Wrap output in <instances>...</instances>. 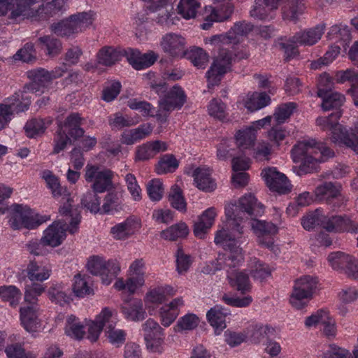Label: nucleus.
I'll list each match as a JSON object with an SVG mask.
<instances>
[{
  "mask_svg": "<svg viewBox=\"0 0 358 358\" xmlns=\"http://www.w3.org/2000/svg\"><path fill=\"white\" fill-rule=\"evenodd\" d=\"M263 213L264 206L258 203L252 194H246L240 198L238 205L231 204L226 207L227 225L230 230L236 231L241 236L243 234L241 222L250 217L252 220L251 226L257 236L258 244L275 251L273 236L278 232V228L271 222L256 219Z\"/></svg>",
  "mask_w": 358,
  "mask_h": 358,
  "instance_id": "nucleus-1",
  "label": "nucleus"
},
{
  "mask_svg": "<svg viewBox=\"0 0 358 358\" xmlns=\"http://www.w3.org/2000/svg\"><path fill=\"white\" fill-rule=\"evenodd\" d=\"M291 152L294 162L300 163L299 172L305 174L317 171L320 163L334 157V152L331 148L315 139L298 143Z\"/></svg>",
  "mask_w": 358,
  "mask_h": 358,
  "instance_id": "nucleus-2",
  "label": "nucleus"
},
{
  "mask_svg": "<svg viewBox=\"0 0 358 358\" xmlns=\"http://www.w3.org/2000/svg\"><path fill=\"white\" fill-rule=\"evenodd\" d=\"M341 111L337 110L331 113L328 117H320L316 120V123L322 129L330 131L332 141H341L347 147L358 154V132L348 131L338 120L341 117Z\"/></svg>",
  "mask_w": 358,
  "mask_h": 358,
  "instance_id": "nucleus-3",
  "label": "nucleus"
},
{
  "mask_svg": "<svg viewBox=\"0 0 358 358\" xmlns=\"http://www.w3.org/2000/svg\"><path fill=\"white\" fill-rule=\"evenodd\" d=\"M92 14L81 12L71 15L57 22L50 25V30L57 36L69 38L73 34L83 31L92 24Z\"/></svg>",
  "mask_w": 358,
  "mask_h": 358,
  "instance_id": "nucleus-4",
  "label": "nucleus"
},
{
  "mask_svg": "<svg viewBox=\"0 0 358 358\" xmlns=\"http://www.w3.org/2000/svg\"><path fill=\"white\" fill-rule=\"evenodd\" d=\"M317 277L304 275L295 281L293 292L290 296V303L296 309H302L307 306L306 300L312 298L317 287Z\"/></svg>",
  "mask_w": 358,
  "mask_h": 358,
  "instance_id": "nucleus-5",
  "label": "nucleus"
},
{
  "mask_svg": "<svg viewBox=\"0 0 358 358\" xmlns=\"http://www.w3.org/2000/svg\"><path fill=\"white\" fill-rule=\"evenodd\" d=\"M87 270L94 275L101 277L105 285H109L115 278L120 271V267L116 260L106 262L99 256H92L87 264Z\"/></svg>",
  "mask_w": 358,
  "mask_h": 358,
  "instance_id": "nucleus-6",
  "label": "nucleus"
},
{
  "mask_svg": "<svg viewBox=\"0 0 358 358\" xmlns=\"http://www.w3.org/2000/svg\"><path fill=\"white\" fill-rule=\"evenodd\" d=\"M233 54L225 48H220L210 69L206 73L208 87L217 85L223 76L231 70Z\"/></svg>",
  "mask_w": 358,
  "mask_h": 358,
  "instance_id": "nucleus-7",
  "label": "nucleus"
},
{
  "mask_svg": "<svg viewBox=\"0 0 358 358\" xmlns=\"http://www.w3.org/2000/svg\"><path fill=\"white\" fill-rule=\"evenodd\" d=\"M85 179L87 182L94 181L92 188L95 192H103L113 187V178L114 173L110 169L100 170L98 166L87 164Z\"/></svg>",
  "mask_w": 358,
  "mask_h": 358,
  "instance_id": "nucleus-8",
  "label": "nucleus"
},
{
  "mask_svg": "<svg viewBox=\"0 0 358 358\" xmlns=\"http://www.w3.org/2000/svg\"><path fill=\"white\" fill-rule=\"evenodd\" d=\"M12 208L13 213L9 222L13 229H20L22 227L34 229L42 223L34 219L33 211L27 206L16 203L13 204Z\"/></svg>",
  "mask_w": 358,
  "mask_h": 358,
  "instance_id": "nucleus-9",
  "label": "nucleus"
},
{
  "mask_svg": "<svg viewBox=\"0 0 358 358\" xmlns=\"http://www.w3.org/2000/svg\"><path fill=\"white\" fill-rule=\"evenodd\" d=\"M262 176L271 191L285 194L292 190V185L287 176L278 172L275 168L264 169L262 171Z\"/></svg>",
  "mask_w": 358,
  "mask_h": 358,
  "instance_id": "nucleus-10",
  "label": "nucleus"
},
{
  "mask_svg": "<svg viewBox=\"0 0 358 358\" xmlns=\"http://www.w3.org/2000/svg\"><path fill=\"white\" fill-rule=\"evenodd\" d=\"M229 254H219L215 264V270L226 269L227 271L238 266L243 260L242 248L237 242H231L227 245Z\"/></svg>",
  "mask_w": 358,
  "mask_h": 358,
  "instance_id": "nucleus-11",
  "label": "nucleus"
},
{
  "mask_svg": "<svg viewBox=\"0 0 358 358\" xmlns=\"http://www.w3.org/2000/svg\"><path fill=\"white\" fill-rule=\"evenodd\" d=\"M187 96L181 87L174 85L166 94L160 96L158 105L161 110L171 112L180 109L186 102Z\"/></svg>",
  "mask_w": 358,
  "mask_h": 358,
  "instance_id": "nucleus-12",
  "label": "nucleus"
},
{
  "mask_svg": "<svg viewBox=\"0 0 358 358\" xmlns=\"http://www.w3.org/2000/svg\"><path fill=\"white\" fill-rule=\"evenodd\" d=\"M142 327L147 348L153 352H161L164 341L163 329L152 319L148 320Z\"/></svg>",
  "mask_w": 358,
  "mask_h": 358,
  "instance_id": "nucleus-13",
  "label": "nucleus"
},
{
  "mask_svg": "<svg viewBox=\"0 0 358 358\" xmlns=\"http://www.w3.org/2000/svg\"><path fill=\"white\" fill-rule=\"evenodd\" d=\"M253 29V24L245 21L238 22L234 24L226 35H215L210 41L220 42L222 44H238L240 42V36H247Z\"/></svg>",
  "mask_w": 358,
  "mask_h": 358,
  "instance_id": "nucleus-14",
  "label": "nucleus"
},
{
  "mask_svg": "<svg viewBox=\"0 0 358 358\" xmlns=\"http://www.w3.org/2000/svg\"><path fill=\"white\" fill-rule=\"evenodd\" d=\"M67 229L69 230V227L65 222L55 221L44 231L41 241L44 245L57 247L66 238Z\"/></svg>",
  "mask_w": 358,
  "mask_h": 358,
  "instance_id": "nucleus-15",
  "label": "nucleus"
},
{
  "mask_svg": "<svg viewBox=\"0 0 358 358\" xmlns=\"http://www.w3.org/2000/svg\"><path fill=\"white\" fill-rule=\"evenodd\" d=\"M28 78L32 81L25 85V92L34 93L39 90L40 87H44L52 80L59 78V75L50 73L44 69H37L27 72Z\"/></svg>",
  "mask_w": 358,
  "mask_h": 358,
  "instance_id": "nucleus-16",
  "label": "nucleus"
},
{
  "mask_svg": "<svg viewBox=\"0 0 358 358\" xmlns=\"http://www.w3.org/2000/svg\"><path fill=\"white\" fill-rule=\"evenodd\" d=\"M161 46L171 57H182L186 55L185 39L180 35L173 33L166 34L162 38Z\"/></svg>",
  "mask_w": 358,
  "mask_h": 358,
  "instance_id": "nucleus-17",
  "label": "nucleus"
},
{
  "mask_svg": "<svg viewBox=\"0 0 358 358\" xmlns=\"http://www.w3.org/2000/svg\"><path fill=\"white\" fill-rule=\"evenodd\" d=\"M124 53L129 63L136 70L150 67L157 59V55L152 51L142 54L136 49L128 48Z\"/></svg>",
  "mask_w": 358,
  "mask_h": 358,
  "instance_id": "nucleus-18",
  "label": "nucleus"
},
{
  "mask_svg": "<svg viewBox=\"0 0 358 358\" xmlns=\"http://www.w3.org/2000/svg\"><path fill=\"white\" fill-rule=\"evenodd\" d=\"M324 29V24H317L313 28L296 32L288 41L302 45H313L321 38Z\"/></svg>",
  "mask_w": 358,
  "mask_h": 358,
  "instance_id": "nucleus-19",
  "label": "nucleus"
},
{
  "mask_svg": "<svg viewBox=\"0 0 358 358\" xmlns=\"http://www.w3.org/2000/svg\"><path fill=\"white\" fill-rule=\"evenodd\" d=\"M69 0H51L45 1L36 10L40 19H48L61 15L66 12Z\"/></svg>",
  "mask_w": 358,
  "mask_h": 358,
  "instance_id": "nucleus-20",
  "label": "nucleus"
},
{
  "mask_svg": "<svg viewBox=\"0 0 358 358\" xmlns=\"http://www.w3.org/2000/svg\"><path fill=\"white\" fill-rule=\"evenodd\" d=\"M234 12V6L232 3L227 2L218 7L211 8L210 15H207L204 19V22L201 25L203 29H209L213 22H223L230 18Z\"/></svg>",
  "mask_w": 358,
  "mask_h": 358,
  "instance_id": "nucleus-21",
  "label": "nucleus"
},
{
  "mask_svg": "<svg viewBox=\"0 0 358 358\" xmlns=\"http://www.w3.org/2000/svg\"><path fill=\"white\" fill-rule=\"evenodd\" d=\"M36 44L45 55L50 58L57 57L63 49L62 41L52 34L39 37Z\"/></svg>",
  "mask_w": 358,
  "mask_h": 358,
  "instance_id": "nucleus-22",
  "label": "nucleus"
},
{
  "mask_svg": "<svg viewBox=\"0 0 358 358\" xmlns=\"http://www.w3.org/2000/svg\"><path fill=\"white\" fill-rule=\"evenodd\" d=\"M168 149L166 143L161 141L147 142L137 148L136 159L145 161L153 158L157 153Z\"/></svg>",
  "mask_w": 358,
  "mask_h": 358,
  "instance_id": "nucleus-23",
  "label": "nucleus"
},
{
  "mask_svg": "<svg viewBox=\"0 0 358 358\" xmlns=\"http://www.w3.org/2000/svg\"><path fill=\"white\" fill-rule=\"evenodd\" d=\"M38 308L33 306L21 307L20 320L22 326L29 332H35L40 326L37 315Z\"/></svg>",
  "mask_w": 358,
  "mask_h": 358,
  "instance_id": "nucleus-24",
  "label": "nucleus"
},
{
  "mask_svg": "<svg viewBox=\"0 0 358 358\" xmlns=\"http://www.w3.org/2000/svg\"><path fill=\"white\" fill-rule=\"evenodd\" d=\"M121 310L125 317L132 321L143 320L146 315L142 301L138 299L124 302Z\"/></svg>",
  "mask_w": 358,
  "mask_h": 358,
  "instance_id": "nucleus-25",
  "label": "nucleus"
},
{
  "mask_svg": "<svg viewBox=\"0 0 358 358\" xmlns=\"http://www.w3.org/2000/svg\"><path fill=\"white\" fill-rule=\"evenodd\" d=\"M352 222L347 215L323 216L322 227L329 232H340L348 230Z\"/></svg>",
  "mask_w": 358,
  "mask_h": 358,
  "instance_id": "nucleus-26",
  "label": "nucleus"
},
{
  "mask_svg": "<svg viewBox=\"0 0 358 358\" xmlns=\"http://www.w3.org/2000/svg\"><path fill=\"white\" fill-rule=\"evenodd\" d=\"M112 316L111 311L105 308L101 313L96 316L94 321H92L88 328L87 338L92 341L95 342L98 340L99 335L106 323L109 322Z\"/></svg>",
  "mask_w": 358,
  "mask_h": 358,
  "instance_id": "nucleus-27",
  "label": "nucleus"
},
{
  "mask_svg": "<svg viewBox=\"0 0 358 358\" xmlns=\"http://www.w3.org/2000/svg\"><path fill=\"white\" fill-rule=\"evenodd\" d=\"M82 120L79 113H72L64 122H59V123L62 124V130L65 131L69 137L77 140L85 133L84 129L80 127Z\"/></svg>",
  "mask_w": 358,
  "mask_h": 358,
  "instance_id": "nucleus-28",
  "label": "nucleus"
},
{
  "mask_svg": "<svg viewBox=\"0 0 358 358\" xmlns=\"http://www.w3.org/2000/svg\"><path fill=\"white\" fill-rule=\"evenodd\" d=\"M29 92H25L24 87L23 90L15 93L11 96L6 99V101L14 114L24 112L29 109L31 104V97L28 94Z\"/></svg>",
  "mask_w": 358,
  "mask_h": 358,
  "instance_id": "nucleus-29",
  "label": "nucleus"
},
{
  "mask_svg": "<svg viewBox=\"0 0 358 358\" xmlns=\"http://www.w3.org/2000/svg\"><path fill=\"white\" fill-rule=\"evenodd\" d=\"M192 176L196 186L203 191L211 192L216 188V183L210 177L208 169L197 167L193 172Z\"/></svg>",
  "mask_w": 358,
  "mask_h": 358,
  "instance_id": "nucleus-30",
  "label": "nucleus"
},
{
  "mask_svg": "<svg viewBox=\"0 0 358 358\" xmlns=\"http://www.w3.org/2000/svg\"><path fill=\"white\" fill-rule=\"evenodd\" d=\"M228 314L226 310L220 306H215L207 312V320L215 329L216 334H220L226 328V316Z\"/></svg>",
  "mask_w": 358,
  "mask_h": 358,
  "instance_id": "nucleus-31",
  "label": "nucleus"
},
{
  "mask_svg": "<svg viewBox=\"0 0 358 358\" xmlns=\"http://www.w3.org/2000/svg\"><path fill=\"white\" fill-rule=\"evenodd\" d=\"M317 96L322 98V108L324 110L336 109V111L340 110V107L343 105L345 97L339 93L327 92V89H321L317 91Z\"/></svg>",
  "mask_w": 358,
  "mask_h": 358,
  "instance_id": "nucleus-32",
  "label": "nucleus"
},
{
  "mask_svg": "<svg viewBox=\"0 0 358 358\" xmlns=\"http://www.w3.org/2000/svg\"><path fill=\"white\" fill-rule=\"evenodd\" d=\"M15 6L11 10L10 18L16 19L20 16L27 18L38 17V13H35L36 9H34L31 6L35 4L36 0H14Z\"/></svg>",
  "mask_w": 358,
  "mask_h": 358,
  "instance_id": "nucleus-33",
  "label": "nucleus"
},
{
  "mask_svg": "<svg viewBox=\"0 0 358 358\" xmlns=\"http://www.w3.org/2000/svg\"><path fill=\"white\" fill-rule=\"evenodd\" d=\"M304 3L301 0H286L285 6L282 8L284 20L296 23L299 17L305 10Z\"/></svg>",
  "mask_w": 358,
  "mask_h": 358,
  "instance_id": "nucleus-34",
  "label": "nucleus"
},
{
  "mask_svg": "<svg viewBox=\"0 0 358 358\" xmlns=\"http://www.w3.org/2000/svg\"><path fill=\"white\" fill-rule=\"evenodd\" d=\"M227 278L230 285L242 294L250 291L251 284L248 273L243 271L236 272L234 270H231V271H227Z\"/></svg>",
  "mask_w": 358,
  "mask_h": 358,
  "instance_id": "nucleus-35",
  "label": "nucleus"
},
{
  "mask_svg": "<svg viewBox=\"0 0 358 358\" xmlns=\"http://www.w3.org/2000/svg\"><path fill=\"white\" fill-rule=\"evenodd\" d=\"M271 102L270 96L266 92H253L248 94L244 101V106L250 112H253L268 106Z\"/></svg>",
  "mask_w": 358,
  "mask_h": 358,
  "instance_id": "nucleus-36",
  "label": "nucleus"
},
{
  "mask_svg": "<svg viewBox=\"0 0 358 358\" xmlns=\"http://www.w3.org/2000/svg\"><path fill=\"white\" fill-rule=\"evenodd\" d=\"M123 55H124V52H122L112 46H104L99 50L96 57L100 64L110 66L119 61Z\"/></svg>",
  "mask_w": 358,
  "mask_h": 358,
  "instance_id": "nucleus-37",
  "label": "nucleus"
},
{
  "mask_svg": "<svg viewBox=\"0 0 358 358\" xmlns=\"http://www.w3.org/2000/svg\"><path fill=\"white\" fill-rule=\"evenodd\" d=\"M72 199L67 196L66 202L64 203L59 209V213L64 216H69L71 217L69 231L73 234L77 231L78 226L80 222L81 215L77 212V209L72 210Z\"/></svg>",
  "mask_w": 358,
  "mask_h": 358,
  "instance_id": "nucleus-38",
  "label": "nucleus"
},
{
  "mask_svg": "<svg viewBox=\"0 0 358 358\" xmlns=\"http://www.w3.org/2000/svg\"><path fill=\"white\" fill-rule=\"evenodd\" d=\"M257 131L253 127L238 131L236 135V144L240 150L250 149L254 146L257 138Z\"/></svg>",
  "mask_w": 358,
  "mask_h": 358,
  "instance_id": "nucleus-39",
  "label": "nucleus"
},
{
  "mask_svg": "<svg viewBox=\"0 0 358 358\" xmlns=\"http://www.w3.org/2000/svg\"><path fill=\"white\" fill-rule=\"evenodd\" d=\"M340 191V186L332 182H325L318 185L315 189L317 199L328 201L331 198L336 199Z\"/></svg>",
  "mask_w": 358,
  "mask_h": 358,
  "instance_id": "nucleus-40",
  "label": "nucleus"
},
{
  "mask_svg": "<svg viewBox=\"0 0 358 358\" xmlns=\"http://www.w3.org/2000/svg\"><path fill=\"white\" fill-rule=\"evenodd\" d=\"M188 234L189 229L187 225L185 222H180L163 230L161 232V236L165 240L174 241L179 238H186Z\"/></svg>",
  "mask_w": 358,
  "mask_h": 358,
  "instance_id": "nucleus-41",
  "label": "nucleus"
},
{
  "mask_svg": "<svg viewBox=\"0 0 358 358\" xmlns=\"http://www.w3.org/2000/svg\"><path fill=\"white\" fill-rule=\"evenodd\" d=\"M25 272L31 281L42 282L50 277V271L45 266L38 265L35 261H30Z\"/></svg>",
  "mask_w": 358,
  "mask_h": 358,
  "instance_id": "nucleus-42",
  "label": "nucleus"
},
{
  "mask_svg": "<svg viewBox=\"0 0 358 358\" xmlns=\"http://www.w3.org/2000/svg\"><path fill=\"white\" fill-rule=\"evenodd\" d=\"M48 296L50 301L56 305L64 306L71 301V297L60 285H53L48 290Z\"/></svg>",
  "mask_w": 358,
  "mask_h": 358,
  "instance_id": "nucleus-43",
  "label": "nucleus"
},
{
  "mask_svg": "<svg viewBox=\"0 0 358 358\" xmlns=\"http://www.w3.org/2000/svg\"><path fill=\"white\" fill-rule=\"evenodd\" d=\"M173 294V288L166 285L158 287L150 290L146 294V299L150 303L161 304L166 300L167 296H172Z\"/></svg>",
  "mask_w": 358,
  "mask_h": 358,
  "instance_id": "nucleus-44",
  "label": "nucleus"
},
{
  "mask_svg": "<svg viewBox=\"0 0 358 358\" xmlns=\"http://www.w3.org/2000/svg\"><path fill=\"white\" fill-rule=\"evenodd\" d=\"M43 178L45 179L48 187L51 189L55 197L69 196L66 187L61 186L59 179L50 171L44 172Z\"/></svg>",
  "mask_w": 358,
  "mask_h": 358,
  "instance_id": "nucleus-45",
  "label": "nucleus"
},
{
  "mask_svg": "<svg viewBox=\"0 0 358 358\" xmlns=\"http://www.w3.org/2000/svg\"><path fill=\"white\" fill-rule=\"evenodd\" d=\"M134 220L128 218L124 222L117 224L113 227L111 228L110 232L116 239H127L134 233Z\"/></svg>",
  "mask_w": 358,
  "mask_h": 358,
  "instance_id": "nucleus-46",
  "label": "nucleus"
},
{
  "mask_svg": "<svg viewBox=\"0 0 358 358\" xmlns=\"http://www.w3.org/2000/svg\"><path fill=\"white\" fill-rule=\"evenodd\" d=\"M22 294L18 288L13 285L0 287V297L8 301L12 307H16L20 302Z\"/></svg>",
  "mask_w": 358,
  "mask_h": 358,
  "instance_id": "nucleus-47",
  "label": "nucleus"
},
{
  "mask_svg": "<svg viewBox=\"0 0 358 358\" xmlns=\"http://www.w3.org/2000/svg\"><path fill=\"white\" fill-rule=\"evenodd\" d=\"M178 166L179 162L176 157L172 154H166L161 157L156 165L155 170L158 174H164L174 171Z\"/></svg>",
  "mask_w": 358,
  "mask_h": 358,
  "instance_id": "nucleus-48",
  "label": "nucleus"
},
{
  "mask_svg": "<svg viewBox=\"0 0 358 358\" xmlns=\"http://www.w3.org/2000/svg\"><path fill=\"white\" fill-rule=\"evenodd\" d=\"M169 201L173 208L180 211L186 212L187 203L182 195V189L176 185H173L169 194Z\"/></svg>",
  "mask_w": 358,
  "mask_h": 358,
  "instance_id": "nucleus-49",
  "label": "nucleus"
},
{
  "mask_svg": "<svg viewBox=\"0 0 358 358\" xmlns=\"http://www.w3.org/2000/svg\"><path fill=\"white\" fill-rule=\"evenodd\" d=\"M98 192L88 191L83 194L81 199V204L84 208H86L91 213H101V208H100V199L97 195Z\"/></svg>",
  "mask_w": 358,
  "mask_h": 358,
  "instance_id": "nucleus-50",
  "label": "nucleus"
},
{
  "mask_svg": "<svg viewBox=\"0 0 358 358\" xmlns=\"http://www.w3.org/2000/svg\"><path fill=\"white\" fill-rule=\"evenodd\" d=\"M47 126L43 119L33 118L28 121L24 129L29 138H36L45 132Z\"/></svg>",
  "mask_w": 358,
  "mask_h": 358,
  "instance_id": "nucleus-51",
  "label": "nucleus"
},
{
  "mask_svg": "<svg viewBox=\"0 0 358 358\" xmlns=\"http://www.w3.org/2000/svg\"><path fill=\"white\" fill-rule=\"evenodd\" d=\"M185 57L188 58L194 66L199 69H204L208 62V56L205 51L200 48L192 49L189 52H186Z\"/></svg>",
  "mask_w": 358,
  "mask_h": 358,
  "instance_id": "nucleus-52",
  "label": "nucleus"
},
{
  "mask_svg": "<svg viewBox=\"0 0 358 358\" xmlns=\"http://www.w3.org/2000/svg\"><path fill=\"white\" fill-rule=\"evenodd\" d=\"M352 257L343 252H336L329 255L328 260L334 270L343 273Z\"/></svg>",
  "mask_w": 358,
  "mask_h": 358,
  "instance_id": "nucleus-53",
  "label": "nucleus"
},
{
  "mask_svg": "<svg viewBox=\"0 0 358 358\" xmlns=\"http://www.w3.org/2000/svg\"><path fill=\"white\" fill-rule=\"evenodd\" d=\"M199 3L196 0H180L178 5V13L184 18L195 17Z\"/></svg>",
  "mask_w": 358,
  "mask_h": 358,
  "instance_id": "nucleus-54",
  "label": "nucleus"
},
{
  "mask_svg": "<svg viewBox=\"0 0 358 358\" xmlns=\"http://www.w3.org/2000/svg\"><path fill=\"white\" fill-rule=\"evenodd\" d=\"M66 334L77 340H80L85 335L84 326L76 322V317L73 315L69 317L65 327Z\"/></svg>",
  "mask_w": 358,
  "mask_h": 358,
  "instance_id": "nucleus-55",
  "label": "nucleus"
},
{
  "mask_svg": "<svg viewBox=\"0 0 358 358\" xmlns=\"http://www.w3.org/2000/svg\"><path fill=\"white\" fill-rule=\"evenodd\" d=\"M122 205L116 192L108 193L103 199L101 214L109 213L112 210H121Z\"/></svg>",
  "mask_w": 358,
  "mask_h": 358,
  "instance_id": "nucleus-56",
  "label": "nucleus"
},
{
  "mask_svg": "<svg viewBox=\"0 0 358 358\" xmlns=\"http://www.w3.org/2000/svg\"><path fill=\"white\" fill-rule=\"evenodd\" d=\"M175 1L176 0H152L151 1L149 9L152 12H157L161 10L162 8H165L164 10H162V15L158 18L159 23H162L164 21L169 19L170 15L167 7L171 6Z\"/></svg>",
  "mask_w": 358,
  "mask_h": 358,
  "instance_id": "nucleus-57",
  "label": "nucleus"
},
{
  "mask_svg": "<svg viewBox=\"0 0 358 358\" xmlns=\"http://www.w3.org/2000/svg\"><path fill=\"white\" fill-rule=\"evenodd\" d=\"M73 291L76 296L83 297L93 293V289L88 286L87 282L80 274L74 276V282L73 285Z\"/></svg>",
  "mask_w": 358,
  "mask_h": 358,
  "instance_id": "nucleus-58",
  "label": "nucleus"
},
{
  "mask_svg": "<svg viewBox=\"0 0 358 358\" xmlns=\"http://www.w3.org/2000/svg\"><path fill=\"white\" fill-rule=\"evenodd\" d=\"M323 221V215L319 210L308 213L301 220V224L306 230L314 229L316 226L321 225Z\"/></svg>",
  "mask_w": 358,
  "mask_h": 358,
  "instance_id": "nucleus-59",
  "label": "nucleus"
},
{
  "mask_svg": "<svg viewBox=\"0 0 358 358\" xmlns=\"http://www.w3.org/2000/svg\"><path fill=\"white\" fill-rule=\"evenodd\" d=\"M57 136L55 138V147L52 154H58L63 150L68 143L71 144L72 141L65 131L62 130V124L58 123Z\"/></svg>",
  "mask_w": 358,
  "mask_h": 358,
  "instance_id": "nucleus-60",
  "label": "nucleus"
},
{
  "mask_svg": "<svg viewBox=\"0 0 358 358\" xmlns=\"http://www.w3.org/2000/svg\"><path fill=\"white\" fill-rule=\"evenodd\" d=\"M106 334L109 342L119 346L125 341L126 333L122 329H116L113 324H108L106 328Z\"/></svg>",
  "mask_w": 358,
  "mask_h": 358,
  "instance_id": "nucleus-61",
  "label": "nucleus"
},
{
  "mask_svg": "<svg viewBox=\"0 0 358 358\" xmlns=\"http://www.w3.org/2000/svg\"><path fill=\"white\" fill-rule=\"evenodd\" d=\"M296 107V103L289 102L280 105L274 113L275 118L278 124L283 123L292 114Z\"/></svg>",
  "mask_w": 358,
  "mask_h": 358,
  "instance_id": "nucleus-62",
  "label": "nucleus"
},
{
  "mask_svg": "<svg viewBox=\"0 0 358 358\" xmlns=\"http://www.w3.org/2000/svg\"><path fill=\"white\" fill-rule=\"evenodd\" d=\"M6 353L8 358H36L31 352H26L21 344L15 343L7 346Z\"/></svg>",
  "mask_w": 358,
  "mask_h": 358,
  "instance_id": "nucleus-63",
  "label": "nucleus"
},
{
  "mask_svg": "<svg viewBox=\"0 0 358 358\" xmlns=\"http://www.w3.org/2000/svg\"><path fill=\"white\" fill-rule=\"evenodd\" d=\"M147 192L150 199L158 201L162 198L163 184L160 180H151L147 185Z\"/></svg>",
  "mask_w": 358,
  "mask_h": 358,
  "instance_id": "nucleus-64",
  "label": "nucleus"
}]
</instances>
